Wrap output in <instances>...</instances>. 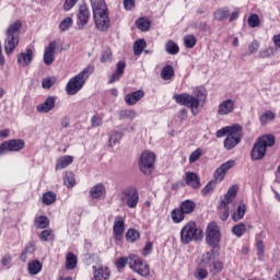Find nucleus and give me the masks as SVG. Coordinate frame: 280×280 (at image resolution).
Returning <instances> with one entry per match:
<instances>
[{
  "instance_id": "nucleus-1",
  "label": "nucleus",
  "mask_w": 280,
  "mask_h": 280,
  "mask_svg": "<svg viewBox=\"0 0 280 280\" xmlns=\"http://www.w3.org/2000/svg\"><path fill=\"white\" fill-rule=\"evenodd\" d=\"M95 25L101 32H106L110 27V19L108 18V7L104 0H90Z\"/></svg>"
},
{
  "instance_id": "nucleus-2",
  "label": "nucleus",
  "mask_w": 280,
  "mask_h": 280,
  "mask_svg": "<svg viewBox=\"0 0 280 280\" xmlns=\"http://www.w3.org/2000/svg\"><path fill=\"white\" fill-rule=\"evenodd\" d=\"M23 27V22L16 20L12 22L5 31L4 39V51L7 56H12L16 47H19V38L21 35V28Z\"/></svg>"
},
{
  "instance_id": "nucleus-3",
  "label": "nucleus",
  "mask_w": 280,
  "mask_h": 280,
  "mask_svg": "<svg viewBox=\"0 0 280 280\" xmlns=\"http://www.w3.org/2000/svg\"><path fill=\"white\" fill-rule=\"evenodd\" d=\"M173 100L180 106H187V108H191L192 115H198L197 108L200 106V102H205L207 100V95L202 93V91L198 90L194 95H189L187 93L184 94H175Z\"/></svg>"
},
{
  "instance_id": "nucleus-4",
  "label": "nucleus",
  "mask_w": 280,
  "mask_h": 280,
  "mask_svg": "<svg viewBox=\"0 0 280 280\" xmlns=\"http://www.w3.org/2000/svg\"><path fill=\"white\" fill-rule=\"evenodd\" d=\"M272 145H275V136L265 135L259 137L250 152L252 161H261L266 156L268 148H272Z\"/></svg>"
},
{
  "instance_id": "nucleus-5",
  "label": "nucleus",
  "mask_w": 280,
  "mask_h": 280,
  "mask_svg": "<svg viewBox=\"0 0 280 280\" xmlns=\"http://www.w3.org/2000/svg\"><path fill=\"white\" fill-rule=\"evenodd\" d=\"M92 72V68H85L79 74L70 79L66 86L68 95H75L84 86Z\"/></svg>"
},
{
  "instance_id": "nucleus-6",
  "label": "nucleus",
  "mask_w": 280,
  "mask_h": 280,
  "mask_svg": "<svg viewBox=\"0 0 280 280\" xmlns=\"http://www.w3.org/2000/svg\"><path fill=\"white\" fill-rule=\"evenodd\" d=\"M203 233L201 229L196 226V222H188L180 231V240L184 244H190V242H200Z\"/></svg>"
},
{
  "instance_id": "nucleus-7",
  "label": "nucleus",
  "mask_w": 280,
  "mask_h": 280,
  "mask_svg": "<svg viewBox=\"0 0 280 280\" xmlns=\"http://www.w3.org/2000/svg\"><path fill=\"white\" fill-rule=\"evenodd\" d=\"M222 240V234L220 233V228L218 223L210 222L206 230V242L208 246H211L213 250H220V242Z\"/></svg>"
},
{
  "instance_id": "nucleus-8",
  "label": "nucleus",
  "mask_w": 280,
  "mask_h": 280,
  "mask_svg": "<svg viewBox=\"0 0 280 280\" xmlns=\"http://www.w3.org/2000/svg\"><path fill=\"white\" fill-rule=\"evenodd\" d=\"M240 190V187L237 185H233L229 188L228 194L224 195V198L221 200V203L219 206L220 218L223 220V222H226L229 220V205L235 200V197L237 196V191Z\"/></svg>"
},
{
  "instance_id": "nucleus-9",
  "label": "nucleus",
  "mask_w": 280,
  "mask_h": 280,
  "mask_svg": "<svg viewBox=\"0 0 280 280\" xmlns=\"http://www.w3.org/2000/svg\"><path fill=\"white\" fill-rule=\"evenodd\" d=\"M156 161V155L152 152L144 151L139 160V170L144 176H150L154 172V162Z\"/></svg>"
},
{
  "instance_id": "nucleus-10",
  "label": "nucleus",
  "mask_w": 280,
  "mask_h": 280,
  "mask_svg": "<svg viewBox=\"0 0 280 280\" xmlns=\"http://www.w3.org/2000/svg\"><path fill=\"white\" fill-rule=\"evenodd\" d=\"M129 268L140 277L147 278L150 275V265L137 255H129Z\"/></svg>"
},
{
  "instance_id": "nucleus-11",
  "label": "nucleus",
  "mask_w": 280,
  "mask_h": 280,
  "mask_svg": "<svg viewBox=\"0 0 280 280\" xmlns=\"http://www.w3.org/2000/svg\"><path fill=\"white\" fill-rule=\"evenodd\" d=\"M244 135L242 133V126L234 125V129L226 136L224 140V148L226 150H233V148L240 145Z\"/></svg>"
},
{
  "instance_id": "nucleus-12",
  "label": "nucleus",
  "mask_w": 280,
  "mask_h": 280,
  "mask_svg": "<svg viewBox=\"0 0 280 280\" xmlns=\"http://www.w3.org/2000/svg\"><path fill=\"white\" fill-rule=\"evenodd\" d=\"M25 148V140L11 139L0 144V156H3L5 152H21Z\"/></svg>"
},
{
  "instance_id": "nucleus-13",
  "label": "nucleus",
  "mask_w": 280,
  "mask_h": 280,
  "mask_svg": "<svg viewBox=\"0 0 280 280\" xmlns=\"http://www.w3.org/2000/svg\"><path fill=\"white\" fill-rule=\"evenodd\" d=\"M122 198L129 209H136L137 205H139V190L135 187H129L122 191Z\"/></svg>"
},
{
  "instance_id": "nucleus-14",
  "label": "nucleus",
  "mask_w": 280,
  "mask_h": 280,
  "mask_svg": "<svg viewBox=\"0 0 280 280\" xmlns=\"http://www.w3.org/2000/svg\"><path fill=\"white\" fill-rule=\"evenodd\" d=\"M78 26L80 30L84 27V25H89V19H91V11L86 4H81L78 12Z\"/></svg>"
},
{
  "instance_id": "nucleus-15",
  "label": "nucleus",
  "mask_w": 280,
  "mask_h": 280,
  "mask_svg": "<svg viewBox=\"0 0 280 280\" xmlns=\"http://www.w3.org/2000/svg\"><path fill=\"white\" fill-rule=\"evenodd\" d=\"M56 42H51L44 50V65L49 67L56 60Z\"/></svg>"
},
{
  "instance_id": "nucleus-16",
  "label": "nucleus",
  "mask_w": 280,
  "mask_h": 280,
  "mask_svg": "<svg viewBox=\"0 0 280 280\" xmlns=\"http://www.w3.org/2000/svg\"><path fill=\"white\" fill-rule=\"evenodd\" d=\"M234 165H235V161L233 160L221 164V166H219L214 172L215 180H219V182L224 180V176H226V172H229L231 167H234Z\"/></svg>"
},
{
  "instance_id": "nucleus-17",
  "label": "nucleus",
  "mask_w": 280,
  "mask_h": 280,
  "mask_svg": "<svg viewBox=\"0 0 280 280\" xmlns=\"http://www.w3.org/2000/svg\"><path fill=\"white\" fill-rule=\"evenodd\" d=\"M56 108V96H48L42 104L37 105V113H50Z\"/></svg>"
},
{
  "instance_id": "nucleus-18",
  "label": "nucleus",
  "mask_w": 280,
  "mask_h": 280,
  "mask_svg": "<svg viewBox=\"0 0 280 280\" xmlns=\"http://www.w3.org/2000/svg\"><path fill=\"white\" fill-rule=\"evenodd\" d=\"M235 110V102L233 100H225L218 106V115H231Z\"/></svg>"
},
{
  "instance_id": "nucleus-19",
  "label": "nucleus",
  "mask_w": 280,
  "mask_h": 280,
  "mask_svg": "<svg viewBox=\"0 0 280 280\" xmlns=\"http://www.w3.org/2000/svg\"><path fill=\"white\" fill-rule=\"evenodd\" d=\"M185 180L186 185L191 187V189H200L201 187L200 177L194 172H187L185 174Z\"/></svg>"
},
{
  "instance_id": "nucleus-20",
  "label": "nucleus",
  "mask_w": 280,
  "mask_h": 280,
  "mask_svg": "<svg viewBox=\"0 0 280 280\" xmlns=\"http://www.w3.org/2000/svg\"><path fill=\"white\" fill-rule=\"evenodd\" d=\"M145 92H143V90H138L136 92L127 94L125 96V102L126 104H128V106H135V104H137V102H139L140 100H143Z\"/></svg>"
},
{
  "instance_id": "nucleus-21",
  "label": "nucleus",
  "mask_w": 280,
  "mask_h": 280,
  "mask_svg": "<svg viewBox=\"0 0 280 280\" xmlns=\"http://www.w3.org/2000/svg\"><path fill=\"white\" fill-rule=\"evenodd\" d=\"M124 71H126V62L118 61L115 72L109 77L108 84L119 82V79L124 75Z\"/></svg>"
},
{
  "instance_id": "nucleus-22",
  "label": "nucleus",
  "mask_w": 280,
  "mask_h": 280,
  "mask_svg": "<svg viewBox=\"0 0 280 280\" xmlns=\"http://www.w3.org/2000/svg\"><path fill=\"white\" fill-rule=\"evenodd\" d=\"M124 218L121 217H116L115 221H114V233L116 235V240H121L124 237Z\"/></svg>"
},
{
  "instance_id": "nucleus-23",
  "label": "nucleus",
  "mask_w": 280,
  "mask_h": 280,
  "mask_svg": "<svg viewBox=\"0 0 280 280\" xmlns=\"http://www.w3.org/2000/svg\"><path fill=\"white\" fill-rule=\"evenodd\" d=\"M33 56H34V51H32L31 48H27L26 52H21L18 56L19 65H22V67H27V65H30V62H32Z\"/></svg>"
},
{
  "instance_id": "nucleus-24",
  "label": "nucleus",
  "mask_w": 280,
  "mask_h": 280,
  "mask_svg": "<svg viewBox=\"0 0 280 280\" xmlns=\"http://www.w3.org/2000/svg\"><path fill=\"white\" fill-rule=\"evenodd\" d=\"M215 250L212 248L211 252L205 253L198 266H201V268H211V259L215 257Z\"/></svg>"
},
{
  "instance_id": "nucleus-25",
  "label": "nucleus",
  "mask_w": 280,
  "mask_h": 280,
  "mask_svg": "<svg viewBox=\"0 0 280 280\" xmlns=\"http://www.w3.org/2000/svg\"><path fill=\"white\" fill-rule=\"evenodd\" d=\"M213 16L215 21H226L231 16V10L228 7H222L214 11Z\"/></svg>"
},
{
  "instance_id": "nucleus-26",
  "label": "nucleus",
  "mask_w": 280,
  "mask_h": 280,
  "mask_svg": "<svg viewBox=\"0 0 280 280\" xmlns=\"http://www.w3.org/2000/svg\"><path fill=\"white\" fill-rule=\"evenodd\" d=\"M179 209L185 215H189V213H194L196 211V202L191 200H185L180 203Z\"/></svg>"
},
{
  "instance_id": "nucleus-27",
  "label": "nucleus",
  "mask_w": 280,
  "mask_h": 280,
  "mask_svg": "<svg viewBox=\"0 0 280 280\" xmlns=\"http://www.w3.org/2000/svg\"><path fill=\"white\" fill-rule=\"evenodd\" d=\"M71 163H73V156L63 155L57 161L56 170H65L66 167H69Z\"/></svg>"
},
{
  "instance_id": "nucleus-28",
  "label": "nucleus",
  "mask_w": 280,
  "mask_h": 280,
  "mask_svg": "<svg viewBox=\"0 0 280 280\" xmlns=\"http://www.w3.org/2000/svg\"><path fill=\"white\" fill-rule=\"evenodd\" d=\"M105 191H106V188L104 187V184H97L91 188L90 195L93 199H97V198H102Z\"/></svg>"
},
{
  "instance_id": "nucleus-29",
  "label": "nucleus",
  "mask_w": 280,
  "mask_h": 280,
  "mask_svg": "<svg viewBox=\"0 0 280 280\" xmlns=\"http://www.w3.org/2000/svg\"><path fill=\"white\" fill-rule=\"evenodd\" d=\"M244 215H246V203L241 202L236 211L232 214V220H234V222H238V220H242Z\"/></svg>"
},
{
  "instance_id": "nucleus-30",
  "label": "nucleus",
  "mask_w": 280,
  "mask_h": 280,
  "mask_svg": "<svg viewBox=\"0 0 280 280\" xmlns=\"http://www.w3.org/2000/svg\"><path fill=\"white\" fill-rule=\"evenodd\" d=\"M34 226L36 229H47L49 226V218L46 215L35 217Z\"/></svg>"
},
{
  "instance_id": "nucleus-31",
  "label": "nucleus",
  "mask_w": 280,
  "mask_h": 280,
  "mask_svg": "<svg viewBox=\"0 0 280 280\" xmlns=\"http://www.w3.org/2000/svg\"><path fill=\"white\" fill-rule=\"evenodd\" d=\"M78 266V257L73 253H68L66 258L67 270H73Z\"/></svg>"
},
{
  "instance_id": "nucleus-32",
  "label": "nucleus",
  "mask_w": 280,
  "mask_h": 280,
  "mask_svg": "<svg viewBox=\"0 0 280 280\" xmlns=\"http://www.w3.org/2000/svg\"><path fill=\"white\" fill-rule=\"evenodd\" d=\"M275 117L276 115L272 113V110H266L259 117L260 126H268V122L275 120Z\"/></svg>"
},
{
  "instance_id": "nucleus-33",
  "label": "nucleus",
  "mask_w": 280,
  "mask_h": 280,
  "mask_svg": "<svg viewBox=\"0 0 280 280\" xmlns=\"http://www.w3.org/2000/svg\"><path fill=\"white\" fill-rule=\"evenodd\" d=\"M137 117V112L132 109H122L119 112V119L120 120H129L132 121Z\"/></svg>"
},
{
  "instance_id": "nucleus-34",
  "label": "nucleus",
  "mask_w": 280,
  "mask_h": 280,
  "mask_svg": "<svg viewBox=\"0 0 280 280\" xmlns=\"http://www.w3.org/2000/svg\"><path fill=\"white\" fill-rule=\"evenodd\" d=\"M43 270V264L39 260H32L28 262V272L31 275H38Z\"/></svg>"
},
{
  "instance_id": "nucleus-35",
  "label": "nucleus",
  "mask_w": 280,
  "mask_h": 280,
  "mask_svg": "<svg viewBox=\"0 0 280 280\" xmlns=\"http://www.w3.org/2000/svg\"><path fill=\"white\" fill-rule=\"evenodd\" d=\"M57 196L54 191H47L42 197V202L49 207V205H54L56 202Z\"/></svg>"
},
{
  "instance_id": "nucleus-36",
  "label": "nucleus",
  "mask_w": 280,
  "mask_h": 280,
  "mask_svg": "<svg viewBox=\"0 0 280 280\" xmlns=\"http://www.w3.org/2000/svg\"><path fill=\"white\" fill-rule=\"evenodd\" d=\"M136 25L141 32H148L151 24L150 20H148L147 18H140L136 21Z\"/></svg>"
},
{
  "instance_id": "nucleus-37",
  "label": "nucleus",
  "mask_w": 280,
  "mask_h": 280,
  "mask_svg": "<svg viewBox=\"0 0 280 280\" xmlns=\"http://www.w3.org/2000/svg\"><path fill=\"white\" fill-rule=\"evenodd\" d=\"M63 184L66 185V187H68V189H72V187L75 186V175L73 174V172L66 173Z\"/></svg>"
},
{
  "instance_id": "nucleus-38",
  "label": "nucleus",
  "mask_w": 280,
  "mask_h": 280,
  "mask_svg": "<svg viewBox=\"0 0 280 280\" xmlns=\"http://www.w3.org/2000/svg\"><path fill=\"white\" fill-rule=\"evenodd\" d=\"M174 75V67L171 65L165 66L161 71L162 80H172Z\"/></svg>"
},
{
  "instance_id": "nucleus-39",
  "label": "nucleus",
  "mask_w": 280,
  "mask_h": 280,
  "mask_svg": "<svg viewBox=\"0 0 280 280\" xmlns=\"http://www.w3.org/2000/svg\"><path fill=\"white\" fill-rule=\"evenodd\" d=\"M165 51L171 56H176L180 51V48L173 40H168L165 45Z\"/></svg>"
},
{
  "instance_id": "nucleus-40",
  "label": "nucleus",
  "mask_w": 280,
  "mask_h": 280,
  "mask_svg": "<svg viewBox=\"0 0 280 280\" xmlns=\"http://www.w3.org/2000/svg\"><path fill=\"white\" fill-rule=\"evenodd\" d=\"M145 39L136 40L133 44V54L135 56H141L143 49H145Z\"/></svg>"
},
{
  "instance_id": "nucleus-41",
  "label": "nucleus",
  "mask_w": 280,
  "mask_h": 280,
  "mask_svg": "<svg viewBox=\"0 0 280 280\" xmlns=\"http://www.w3.org/2000/svg\"><path fill=\"white\" fill-rule=\"evenodd\" d=\"M171 218L175 224H179L183 220H185V214L182 212L179 208L172 210Z\"/></svg>"
},
{
  "instance_id": "nucleus-42",
  "label": "nucleus",
  "mask_w": 280,
  "mask_h": 280,
  "mask_svg": "<svg viewBox=\"0 0 280 280\" xmlns=\"http://www.w3.org/2000/svg\"><path fill=\"white\" fill-rule=\"evenodd\" d=\"M207 277H209V271L207 270V268L198 265V268L195 272V279L205 280V279H207Z\"/></svg>"
},
{
  "instance_id": "nucleus-43",
  "label": "nucleus",
  "mask_w": 280,
  "mask_h": 280,
  "mask_svg": "<svg viewBox=\"0 0 280 280\" xmlns=\"http://www.w3.org/2000/svg\"><path fill=\"white\" fill-rule=\"evenodd\" d=\"M124 138V132L121 131H114L110 136H109V145H117V143H119V141H121V139Z\"/></svg>"
},
{
  "instance_id": "nucleus-44",
  "label": "nucleus",
  "mask_w": 280,
  "mask_h": 280,
  "mask_svg": "<svg viewBox=\"0 0 280 280\" xmlns=\"http://www.w3.org/2000/svg\"><path fill=\"white\" fill-rule=\"evenodd\" d=\"M196 43H197V39H196V36L194 35H186L184 37V45L185 47H187V49H192V47H196Z\"/></svg>"
},
{
  "instance_id": "nucleus-45",
  "label": "nucleus",
  "mask_w": 280,
  "mask_h": 280,
  "mask_svg": "<svg viewBox=\"0 0 280 280\" xmlns=\"http://www.w3.org/2000/svg\"><path fill=\"white\" fill-rule=\"evenodd\" d=\"M215 185L218 183L215 180H210L201 190L202 196H209V194H212L213 189H215Z\"/></svg>"
},
{
  "instance_id": "nucleus-46",
  "label": "nucleus",
  "mask_w": 280,
  "mask_h": 280,
  "mask_svg": "<svg viewBox=\"0 0 280 280\" xmlns=\"http://www.w3.org/2000/svg\"><path fill=\"white\" fill-rule=\"evenodd\" d=\"M139 237H140L139 231H137L135 229H130L126 233L127 242H137V240H139Z\"/></svg>"
},
{
  "instance_id": "nucleus-47",
  "label": "nucleus",
  "mask_w": 280,
  "mask_h": 280,
  "mask_svg": "<svg viewBox=\"0 0 280 280\" xmlns=\"http://www.w3.org/2000/svg\"><path fill=\"white\" fill-rule=\"evenodd\" d=\"M232 232L234 233V235H236V237H242V235H244V233H246V224L240 223V224L235 225L232 229Z\"/></svg>"
},
{
  "instance_id": "nucleus-48",
  "label": "nucleus",
  "mask_w": 280,
  "mask_h": 280,
  "mask_svg": "<svg viewBox=\"0 0 280 280\" xmlns=\"http://www.w3.org/2000/svg\"><path fill=\"white\" fill-rule=\"evenodd\" d=\"M39 240H43V242H51V241H54V231H51V230H44L39 234Z\"/></svg>"
},
{
  "instance_id": "nucleus-49",
  "label": "nucleus",
  "mask_w": 280,
  "mask_h": 280,
  "mask_svg": "<svg viewBox=\"0 0 280 280\" xmlns=\"http://www.w3.org/2000/svg\"><path fill=\"white\" fill-rule=\"evenodd\" d=\"M56 84V78L48 77L42 80L43 89H51Z\"/></svg>"
},
{
  "instance_id": "nucleus-50",
  "label": "nucleus",
  "mask_w": 280,
  "mask_h": 280,
  "mask_svg": "<svg viewBox=\"0 0 280 280\" xmlns=\"http://www.w3.org/2000/svg\"><path fill=\"white\" fill-rule=\"evenodd\" d=\"M71 25H73V20L71 18H66L60 22L59 30H61V32H67Z\"/></svg>"
},
{
  "instance_id": "nucleus-51",
  "label": "nucleus",
  "mask_w": 280,
  "mask_h": 280,
  "mask_svg": "<svg viewBox=\"0 0 280 280\" xmlns=\"http://www.w3.org/2000/svg\"><path fill=\"white\" fill-rule=\"evenodd\" d=\"M256 250H257L258 259L260 261H264V253L266 250V247L264 246V241H258L257 242Z\"/></svg>"
},
{
  "instance_id": "nucleus-52",
  "label": "nucleus",
  "mask_w": 280,
  "mask_h": 280,
  "mask_svg": "<svg viewBox=\"0 0 280 280\" xmlns=\"http://www.w3.org/2000/svg\"><path fill=\"white\" fill-rule=\"evenodd\" d=\"M234 129H235V126L223 127V128L219 129L215 135H217L218 139H221V137H226V135L229 136L231 133V131Z\"/></svg>"
},
{
  "instance_id": "nucleus-53",
  "label": "nucleus",
  "mask_w": 280,
  "mask_h": 280,
  "mask_svg": "<svg viewBox=\"0 0 280 280\" xmlns=\"http://www.w3.org/2000/svg\"><path fill=\"white\" fill-rule=\"evenodd\" d=\"M113 60V51L110 48H106L102 52L101 62H110Z\"/></svg>"
},
{
  "instance_id": "nucleus-54",
  "label": "nucleus",
  "mask_w": 280,
  "mask_h": 280,
  "mask_svg": "<svg viewBox=\"0 0 280 280\" xmlns=\"http://www.w3.org/2000/svg\"><path fill=\"white\" fill-rule=\"evenodd\" d=\"M224 269V265L222 264V261L217 260L213 262V269L210 270L211 275L215 276L219 275V272H222V270Z\"/></svg>"
},
{
  "instance_id": "nucleus-55",
  "label": "nucleus",
  "mask_w": 280,
  "mask_h": 280,
  "mask_svg": "<svg viewBox=\"0 0 280 280\" xmlns=\"http://www.w3.org/2000/svg\"><path fill=\"white\" fill-rule=\"evenodd\" d=\"M259 23H260L259 15L252 14L248 18V25H249V27H259Z\"/></svg>"
},
{
  "instance_id": "nucleus-56",
  "label": "nucleus",
  "mask_w": 280,
  "mask_h": 280,
  "mask_svg": "<svg viewBox=\"0 0 280 280\" xmlns=\"http://www.w3.org/2000/svg\"><path fill=\"white\" fill-rule=\"evenodd\" d=\"M126 264H130V256L127 257H120L117 261H116V268H118L119 270L126 268Z\"/></svg>"
},
{
  "instance_id": "nucleus-57",
  "label": "nucleus",
  "mask_w": 280,
  "mask_h": 280,
  "mask_svg": "<svg viewBox=\"0 0 280 280\" xmlns=\"http://www.w3.org/2000/svg\"><path fill=\"white\" fill-rule=\"evenodd\" d=\"M200 156H202V150L200 149L195 150L189 156V163H196V161H198Z\"/></svg>"
},
{
  "instance_id": "nucleus-58",
  "label": "nucleus",
  "mask_w": 280,
  "mask_h": 280,
  "mask_svg": "<svg viewBox=\"0 0 280 280\" xmlns=\"http://www.w3.org/2000/svg\"><path fill=\"white\" fill-rule=\"evenodd\" d=\"M259 58H271V56H275V48H267L265 50H261L259 52Z\"/></svg>"
},
{
  "instance_id": "nucleus-59",
  "label": "nucleus",
  "mask_w": 280,
  "mask_h": 280,
  "mask_svg": "<svg viewBox=\"0 0 280 280\" xmlns=\"http://www.w3.org/2000/svg\"><path fill=\"white\" fill-rule=\"evenodd\" d=\"M248 51L249 54H257L259 51V42L254 40L248 45Z\"/></svg>"
},
{
  "instance_id": "nucleus-60",
  "label": "nucleus",
  "mask_w": 280,
  "mask_h": 280,
  "mask_svg": "<svg viewBox=\"0 0 280 280\" xmlns=\"http://www.w3.org/2000/svg\"><path fill=\"white\" fill-rule=\"evenodd\" d=\"M24 252L28 255H32L36 252V243L34 241L28 242V244L25 246Z\"/></svg>"
},
{
  "instance_id": "nucleus-61",
  "label": "nucleus",
  "mask_w": 280,
  "mask_h": 280,
  "mask_svg": "<svg viewBox=\"0 0 280 280\" xmlns=\"http://www.w3.org/2000/svg\"><path fill=\"white\" fill-rule=\"evenodd\" d=\"M75 3H78V0H66L63 3V10L66 12H69V10H71Z\"/></svg>"
},
{
  "instance_id": "nucleus-62",
  "label": "nucleus",
  "mask_w": 280,
  "mask_h": 280,
  "mask_svg": "<svg viewBox=\"0 0 280 280\" xmlns=\"http://www.w3.org/2000/svg\"><path fill=\"white\" fill-rule=\"evenodd\" d=\"M91 126H92V128H97V127L102 126V117L93 116L91 119Z\"/></svg>"
},
{
  "instance_id": "nucleus-63",
  "label": "nucleus",
  "mask_w": 280,
  "mask_h": 280,
  "mask_svg": "<svg viewBox=\"0 0 280 280\" xmlns=\"http://www.w3.org/2000/svg\"><path fill=\"white\" fill-rule=\"evenodd\" d=\"M230 23H233V21H237L240 19V9H235L232 13L229 15Z\"/></svg>"
},
{
  "instance_id": "nucleus-64",
  "label": "nucleus",
  "mask_w": 280,
  "mask_h": 280,
  "mask_svg": "<svg viewBox=\"0 0 280 280\" xmlns=\"http://www.w3.org/2000/svg\"><path fill=\"white\" fill-rule=\"evenodd\" d=\"M125 10H132L135 8V0H124Z\"/></svg>"
}]
</instances>
